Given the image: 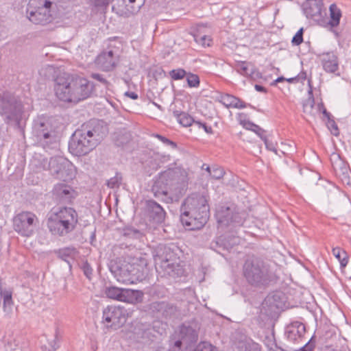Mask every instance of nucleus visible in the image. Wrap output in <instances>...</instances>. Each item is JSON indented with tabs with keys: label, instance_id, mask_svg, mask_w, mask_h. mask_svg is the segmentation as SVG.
I'll return each mask as SVG.
<instances>
[{
	"label": "nucleus",
	"instance_id": "1",
	"mask_svg": "<svg viewBox=\"0 0 351 351\" xmlns=\"http://www.w3.org/2000/svg\"><path fill=\"white\" fill-rule=\"evenodd\" d=\"M54 89L60 100L77 103L90 95L93 90V84L86 78L64 73L56 79Z\"/></svg>",
	"mask_w": 351,
	"mask_h": 351
},
{
	"label": "nucleus",
	"instance_id": "2",
	"mask_svg": "<svg viewBox=\"0 0 351 351\" xmlns=\"http://www.w3.org/2000/svg\"><path fill=\"white\" fill-rule=\"evenodd\" d=\"M180 221L191 230H199L207 223L210 208L206 196L194 193L186 197L180 206Z\"/></svg>",
	"mask_w": 351,
	"mask_h": 351
},
{
	"label": "nucleus",
	"instance_id": "3",
	"mask_svg": "<svg viewBox=\"0 0 351 351\" xmlns=\"http://www.w3.org/2000/svg\"><path fill=\"white\" fill-rule=\"evenodd\" d=\"M187 182V173L184 169H169L160 173L152 186V192L156 198L171 203L173 200V195L180 193Z\"/></svg>",
	"mask_w": 351,
	"mask_h": 351
},
{
	"label": "nucleus",
	"instance_id": "4",
	"mask_svg": "<svg viewBox=\"0 0 351 351\" xmlns=\"http://www.w3.org/2000/svg\"><path fill=\"white\" fill-rule=\"evenodd\" d=\"M247 282L252 287L265 288L277 280L276 275L263 260L256 257L247 258L243 267Z\"/></svg>",
	"mask_w": 351,
	"mask_h": 351
},
{
	"label": "nucleus",
	"instance_id": "5",
	"mask_svg": "<svg viewBox=\"0 0 351 351\" xmlns=\"http://www.w3.org/2000/svg\"><path fill=\"white\" fill-rule=\"evenodd\" d=\"M78 223V215L71 207L59 208L49 213L47 226L49 232L56 237H65L72 232Z\"/></svg>",
	"mask_w": 351,
	"mask_h": 351
},
{
	"label": "nucleus",
	"instance_id": "6",
	"mask_svg": "<svg viewBox=\"0 0 351 351\" xmlns=\"http://www.w3.org/2000/svg\"><path fill=\"white\" fill-rule=\"evenodd\" d=\"M173 248L169 245H164L158 252L156 258V271L162 276L176 278L182 276L184 269L178 263L179 257Z\"/></svg>",
	"mask_w": 351,
	"mask_h": 351
},
{
	"label": "nucleus",
	"instance_id": "7",
	"mask_svg": "<svg viewBox=\"0 0 351 351\" xmlns=\"http://www.w3.org/2000/svg\"><path fill=\"white\" fill-rule=\"evenodd\" d=\"M23 113V104L14 95L4 93L0 97V115L5 123L19 125Z\"/></svg>",
	"mask_w": 351,
	"mask_h": 351
},
{
	"label": "nucleus",
	"instance_id": "8",
	"mask_svg": "<svg viewBox=\"0 0 351 351\" xmlns=\"http://www.w3.org/2000/svg\"><path fill=\"white\" fill-rule=\"evenodd\" d=\"M59 119L54 117L42 119L34 123V133L38 143L44 148L49 147L57 141V130L60 127Z\"/></svg>",
	"mask_w": 351,
	"mask_h": 351
},
{
	"label": "nucleus",
	"instance_id": "9",
	"mask_svg": "<svg viewBox=\"0 0 351 351\" xmlns=\"http://www.w3.org/2000/svg\"><path fill=\"white\" fill-rule=\"evenodd\" d=\"M141 268L139 265L127 262L120 265L111 264L110 266V270L117 280L126 285L136 284L143 280L144 274Z\"/></svg>",
	"mask_w": 351,
	"mask_h": 351
},
{
	"label": "nucleus",
	"instance_id": "10",
	"mask_svg": "<svg viewBox=\"0 0 351 351\" xmlns=\"http://www.w3.org/2000/svg\"><path fill=\"white\" fill-rule=\"evenodd\" d=\"M52 2L48 0H30L27 8L29 20L36 25H46L52 21L50 8Z\"/></svg>",
	"mask_w": 351,
	"mask_h": 351
},
{
	"label": "nucleus",
	"instance_id": "11",
	"mask_svg": "<svg viewBox=\"0 0 351 351\" xmlns=\"http://www.w3.org/2000/svg\"><path fill=\"white\" fill-rule=\"evenodd\" d=\"M89 132L82 127L75 131L69 143V149L71 154L77 156H84L97 146L96 141L89 136Z\"/></svg>",
	"mask_w": 351,
	"mask_h": 351
},
{
	"label": "nucleus",
	"instance_id": "12",
	"mask_svg": "<svg viewBox=\"0 0 351 351\" xmlns=\"http://www.w3.org/2000/svg\"><path fill=\"white\" fill-rule=\"evenodd\" d=\"M244 213L235 211L233 206L219 205L216 209L215 217L219 228L223 229L230 226L234 228L241 226L245 221Z\"/></svg>",
	"mask_w": 351,
	"mask_h": 351
},
{
	"label": "nucleus",
	"instance_id": "13",
	"mask_svg": "<svg viewBox=\"0 0 351 351\" xmlns=\"http://www.w3.org/2000/svg\"><path fill=\"white\" fill-rule=\"evenodd\" d=\"M38 224L36 215L29 211H23L13 218L14 230L21 236L30 237L34 233Z\"/></svg>",
	"mask_w": 351,
	"mask_h": 351
},
{
	"label": "nucleus",
	"instance_id": "14",
	"mask_svg": "<svg viewBox=\"0 0 351 351\" xmlns=\"http://www.w3.org/2000/svg\"><path fill=\"white\" fill-rule=\"evenodd\" d=\"M49 170L51 176L64 182L71 180L75 176L73 164L61 156L51 158L49 162Z\"/></svg>",
	"mask_w": 351,
	"mask_h": 351
},
{
	"label": "nucleus",
	"instance_id": "15",
	"mask_svg": "<svg viewBox=\"0 0 351 351\" xmlns=\"http://www.w3.org/2000/svg\"><path fill=\"white\" fill-rule=\"evenodd\" d=\"M197 331L191 324L188 322L183 323L179 328L178 339L176 337H171L170 350L171 351H180L182 346L184 345L188 348L191 344L197 341Z\"/></svg>",
	"mask_w": 351,
	"mask_h": 351
},
{
	"label": "nucleus",
	"instance_id": "16",
	"mask_svg": "<svg viewBox=\"0 0 351 351\" xmlns=\"http://www.w3.org/2000/svg\"><path fill=\"white\" fill-rule=\"evenodd\" d=\"M105 294L108 298L128 304L140 302L143 296V293L141 291L119 288L115 286L106 287Z\"/></svg>",
	"mask_w": 351,
	"mask_h": 351
},
{
	"label": "nucleus",
	"instance_id": "17",
	"mask_svg": "<svg viewBox=\"0 0 351 351\" xmlns=\"http://www.w3.org/2000/svg\"><path fill=\"white\" fill-rule=\"evenodd\" d=\"M127 320L126 310L120 306H108L103 311V322L107 328L118 329Z\"/></svg>",
	"mask_w": 351,
	"mask_h": 351
},
{
	"label": "nucleus",
	"instance_id": "18",
	"mask_svg": "<svg viewBox=\"0 0 351 351\" xmlns=\"http://www.w3.org/2000/svg\"><path fill=\"white\" fill-rule=\"evenodd\" d=\"M323 3L321 0H308L303 5L304 14L319 25L325 23V11L322 10Z\"/></svg>",
	"mask_w": 351,
	"mask_h": 351
},
{
	"label": "nucleus",
	"instance_id": "19",
	"mask_svg": "<svg viewBox=\"0 0 351 351\" xmlns=\"http://www.w3.org/2000/svg\"><path fill=\"white\" fill-rule=\"evenodd\" d=\"M119 62L117 51L109 49L102 51L95 60L97 66L104 71H112Z\"/></svg>",
	"mask_w": 351,
	"mask_h": 351
},
{
	"label": "nucleus",
	"instance_id": "20",
	"mask_svg": "<svg viewBox=\"0 0 351 351\" xmlns=\"http://www.w3.org/2000/svg\"><path fill=\"white\" fill-rule=\"evenodd\" d=\"M146 211L149 219L156 223H161L165 221L166 213L163 208L154 200H147Z\"/></svg>",
	"mask_w": 351,
	"mask_h": 351
},
{
	"label": "nucleus",
	"instance_id": "21",
	"mask_svg": "<svg viewBox=\"0 0 351 351\" xmlns=\"http://www.w3.org/2000/svg\"><path fill=\"white\" fill-rule=\"evenodd\" d=\"M306 332L304 324L300 322H293L286 327L285 336L292 343H299Z\"/></svg>",
	"mask_w": 351,
	"mask_h": 351
},
{
	"label": "nucleus",
	"instance_id": "22",
	"mask_svg": "<svg viewBox=\"0 0 351 351\" xmlns=\"http://www.w3.org/2000/svg\"><path fill=\"white\" fill-rule=\"evenodd\" d=\"M82 128L90 131L89 136L96 141V145L106 136L108 133V128L103 122H93L82 125Z\"/></svg>",
	"mask_w": 351,
	"mask_h": 351
},
{
	"label": "nucleus",
	"instance_id": "23",
	"mask_svg": "<svg viewBox=\"0 0 351 351\" xmlns=\"http://www.w3.org/2000/svg\"><path fill=\"white\" fill-rule=\"evenodd\" d=\"M146 0H118L119 11L126 16L137 14L145 5Z\"/></svg>",
	"mask_w": 351,
	"mask_h": 351
},
{
	"label": "nucleus",
	"instance_id": "24",
	"mask_svg": "<svg viewBox=\"0 0 351 351\" xmlns=\"http://www.w3.org/2000/svg\"><path fill=\"white\" fill-rule=\"evenodd\" d=\"M54 196L64 202H69L75 198V191L69 185L65 183H58L53 189Z\"/></svg>",
	"mask_w": 351,
	"mask_h": 351
},
{
	"label": "nucleus",
	"instance_id": "25",
	"mask_svg": "<svg viewBox=\"0 0 351 351\" xmlns=\"http://www.w3.org/2000/svg\"><path fill=\"white\" fill-rule=\"evenodd\" d=\"M150 309L165 318L171 317L177 312V307L165 301L153 302L150 304Z\"/></svg>",
	"mask_w": 351,
	"mask_h": 351
},
{
	"label": "nucleus",
	"instance_id": "26",
	"mask_svg": "<svg viewBox=\"0 0 351 351\" xmlns=\"http://www.w3.org/2000/svg\"><path fill=\"white\" fill-rule=\"evenodd\" d=\"M239 243V238L233 234H223L216 238L211 243L213 247L229 250Z\"/></svg>",
	"mask_w": 351,
	"mask_h": 351
},
{
	"label": "nucleus",
	"instance_id": "27",
	"mask_svg": "<svg viewBox=\"0 0 351 351\" xmlns=\"http://www.w3.org/2000/svg\"><path fill=\"white\" fill-rule=\"evenodd\" d=\"M322 62L323 69L328 73H333L339 69L338 58L333 52L324 54Z\"/></svg>",
	"mask_w": 351,
	"mask_h": 351
},
{
	"label": "nucleus",
	"instance_id": "28",
	"mask_svg": "<svg viewBox=\"0 0 351 351\" xmlns=\"http://www.w3.org/2000/svg\"><path fill=\"white\" fill-rule=\"evenodd\" d=\"M154 328L149 325L141 324L135 328L134 333L138 339H141L143 342L153 341Z\"/></svg>",
	"mask_w": 351,
	"mask_h": 351
},
{
	"label": "nucleus",
	"instance_id": "29",
	"mask_svg": "<svg viewBox=\"0 0 351 351\" xmlns=\"http://www.w3.org/2000/svg\"><path fill=\"white\" fill-rule=\"evenodd\" d=\"M219 101L227 108H234L241 109L246 107V104L244 101L228 94L221 95Z\"/></svg>",
	"mask_w": 351,
	"mask_h": 351
},
{
	"label": "nucleus",
	"instance_id": "30",
	"mask_svg": "<svg viewBox=\"0 0 351 351\" xmlns=\"http://www.w3.org/2000/svg\"><path fill=\"white\" fill-rule=\"evenodd\" d=\"M281 293H275L268 295L263 302V308L269 307L271 311L283 307V303L280 300Z\"/></svg>",
	"mask_w": 351,
	"mask_h": 351
},
{
	"label": "nucleus",
	"instance_id": "31",
	"mask_svg": "<svg viewBox=\"0 0 351 351\" xmlns=\"http://www.w3.org/2000/svg\"><path fill=\"white\" fill-rule=\"evenodd\" d=\"M330 19L328 25L331 27H336L339 25L340 19L342 16L341 9L335 4L332 3L329 7Z\"/></svg>",
	"mask_w": 351,
	"mask_h": 351
},
{
	"label": "nucleus",
	"instance_id": "32",
	"mask_svg": "<svg viewBox=\"0 0 351 351\" xmlns=\"http://www.w3.org/2000/svg\"><path fill=\"white\" fill-rule=\"evenodd\" d=\"M147 226L145 228H135L132 226H127L122 230V235L130 239H141L145 235Z\"/></svg>",
	"mask_w": 351,
	"mask_h": 351
},
{
	"label": "nucleus",
	"instance_id": "33",
	"mask_svg": "<svg viewBox=\"0 0 351 351\" xmlns=\"http://www.w3.org/2000/svg\"><path fill=\"white\" fill-rule=\"evenodd\" d=\"M205 27L204 25H199L193 37L195 42L203 47H209L212 44L210 36L203 34L202 29Z\"/></svg>",
	"mask_w": 351,
	"mask_h": 351
},
{
	"label": "nucleus",
	"instance_id": "34",
	"mask_svg": "<svg viewBox=\"0 0 351 351\" xmlns=\"http://www.w3.org/2000/svg\"><path fill=\"white\" fill-rule=\"evenodd\" d=\"M330 159L335 171L340 170L343 173L348 171L347 164L341 158L339 154L332 153Z\"/></svg>",
	"mask_w": 351,
	"mask_h": 351
},
{
	"label": "nucleus",
	"instance_id": "35",
	"mask_svg": "<svg viewBox=\"0 0 351 351\" xmlns=\"http://www.w3.org/2000/svg\"><path fill=\"white\" fill-rule=\"evenodd\" d=\"M173 117L184 127H189L195 121L192 117L185 112H180L174 110L173 112Z\"/></svg>",
	"mask_w": 351,
	"mask_h": 351
},
{
	"label": "nucleus",
	"instance_id": "36",
	"mask_svg": "<svg viewBox=\"0 0 351 351\" xmlns=\"http://www.w3.org/2000/svg\"><path fill=\"white\" fill-rule=\"evenodd\" d=\"M333 256L339 261L341 268H345L348 263V255L347 252L341 247H336L332 250Z\"/></svg>",
	"mask_w": 351,
	"mask_h": 351
},
{
	"label": "nucleus",
	"instance_id": "37",
	"mask_svg": "<svg viewBox=\"0 0 351 351\" xmlns=\"http://www.w3.org/2000/svg\"><path fill=\"white\" fill-rule=\"evenodd\" d=\"M55 253L57 254L59 258L66 262L71 267L70 261L73 259V256L74 254L73 248L65 247L62 249H59L58 250H56Z\"/></svg>",
	"mask_w": 351,
	"mask_h": 351
},
{
	"label": "nucleus",
	"instance_id": "38",
	"mask_svg": "<svg viewBox=\"0 0 351 351\" xmlns=\"http://www.w3.org/2000/svg\"><path fill=\"white\" fill-rule=\"evenodd\" d=\"M308 97L303 102V110L305 113L311 114L315 105V100L313 94L312 87L308 91Z\"/></svg>",
	"mask_w": 351,
	"mask_h": 351
},
{
	"label": "nucleus",
	"instance_id": "39",
	"mask_svg": "<svg viewBox=\"0 0 351 351\" xmlns=\"http://www.w3.org/2000/svg\"><path fill=\"white\" fill-rule=\"evenodd\" d=\"M2 299L3 300V308L5 311L11 310L13 305L12 292L10 291L2 290Z\"/></svg>",
	"mask_w": 351,
	"mask_h": 351
},
{
	"label": "nucleus",
	"instance_id": "40",
	"mask_svg": "<svg viewBox=\"0 0 351 351\" xmlns=\"http://www.w3.org/2000/svg\"><path fill=\"white\" fill-rule=\"evenodd\" d=\"M245 127L247 130H250L255 132L260 138L263 140L266 136L265 135V131L258 125L254 124L252 122L247 121L245 123Z\"/></svg>",
	"mask_w": 351,
	"mask_h": 351
},
{
	"label": "nucleus",
	"instance_id": "41",
	"mask_svg": "<svg viewBox=\"0 0 351 351\" xmlns=\"http://www.w3.org/2000/svg\"><path fill=\"white\" fill-rule=\"evenodd\" d=\"M252 66H253V65L250 63L242 62L237 65L236 69L241 75L248 77L252 69Z\"/></svg>",
	"mask_w": 351,
	"mask_h": 351
},
{
	"label": "nucleus",
	"instance_id": "42",
	"mask_svg": "<svg viewBox=\"0 0 351 351\" xmlns=\"http://www.w3.org/2000/svg\"><path fill=\"white\" fill-rule=\"evenodd\" d=\"M122 182V176L117 172L116 175L107 181V186L111 189H117L120 186Z\"/></svg>",
	"mask_w": 351,
	"mask_h": 351
},
{
	"label": "nucleus",
	"instance_id": "43",
	"mask_svg": "<svg viewBox=\"0 0 351 351\" xmlns=\"http://www.w3.org/2000/svg\"><path fill=\"white\" fill-rule=\"evenodd\" d=\"M187 84L191 88H197L199 86L200 81L197 75L187 73L186 75Z\"/></svg>",
	"mask_w": 351,
	"mask_h": 351
},
{
	"label": "nucleus",
	"instance_id": "44",
	"mask_svg": "<svg viewBox=\"0 0 351 351\" xmlns=\"http://www.w3.org/2000/svg\"><path fill=\"white\" fill-rule=\"evenodd\" d=\"M186 73L187 72L184 69L179 68L170 71L169 75L173 80H180L186 77Z\"/></svg>",
	"mask_w": 351,
	"mask_h": 351
},
{
	"label": "nucleus",
	"instance_id": "45",
	"mask_svg": "<svg viewBox=\"0 0 351 351\" xmlns=\"http://www.w3.org/2000/svg\"><path fill=\"white\" fill-rule=\"evenodd\" d=\"M326 125L332 135L335 136H339V130L334 119L329 118L326 123Z\"/></svg>",
	"mask_w": 351,
	"mask_h": 351
},
{
	"label": "nucleus",
	"instance_id": "46",
	"mask_svg": "<svg viewBox=\"0 0 351 351\" xmlns=\"http://www.w3.org/2000/svg\"><path fill=\"white\" fill-rule=\"evenodd\" d=\"M215 347L210 343L203 341L199 343L193 351H214Z\"/></svg>",
	"mask_w": 351,
	"mask_h": 351
},
{
	"label": "nucleus",
	"instance_id": "47",
	"mask_svg": "<svg viewBox=\"0 0 351 351\" xmlns=\"http://www.w3.org/2000/svg\"><path fill=\"white\" fill-rule=\"evenodd\" d=\"M225 172L223 169L220 167H213L212 171L210 172V176L216 180H219L223 178Z\"/></svg>",
	"mask_w": 351,
	"mask_h": 351
},
{
	"label": "nucleus",
	"instance_id": "48",
	"mask_svg": "<svg viewBox=\"0 0 351 351\" xmlns=\"http://www.w3.org/2000/svg\"><path fill=\"white\" fill-rule=\"evenodd\" d=\"M81 269L83 271V273L85 275V276L88 279V280H91L92 278V276H93V268L90 267V264L86 261V262H84L82 265H81Z\"/></svg>",
	"mask_w": 351,
	"mask_h": 351
},
{
	"label": "nucleus",
	"instance_id": "49",
	"mask_svg": "<svg viewBox=\"0 0 351 351\" xmlns=\"http://www.w3.org/2000/svg\"><path fill=\"white\" fill-rule=\"evenodd\" d=\"M304 29L300 28L292 38L293 45L298 46L303 42Z\"/></svg>",
	"mask_w": 351,
	"mask_h": 351
},
{
	"label": "nucleus",
	"instance_id": "50",
	"mask_svg": "<svg viewBox=\"0 0 351 351\" xmlns=\"http://www.w3.org/2000/svg\"><path fill=\"white\" fill-rule=\"evenodd\" d=\"M153 136L158 139H159L160 141H162L164 144L167 145H171L173 148H176L177 145L175 142L171 141L170 139L166 138L165 136H163L159 134H154Z\"/></svg>",
	"mask_w": 351,
	"mask_h": 351
},
{
	"label": "nucleus",
	"instance_id": "51",
	"mask_svg": "<svg viewBox=\"0 0 351 351\" xmlns=\"http://www.w3.org/2000/svg\"><path fill=\"white\" fill-rule=\"evenodd\" d=\"M58 338L56 332L55 335V339L49 343L51 348L48 349L47 346H43L42 347V351H56L59 347V346L58 345Z\"/></svg>",
	"mask_w": 351,
	"mask_h": 351
},
{
	"label": "nucleus",
	"instance_id": "52",
	"mask_svg": "<svg viewBox=\"0 0 351 351\" xmlns=\"http://www.w3.org/2000/svg\"><path fill=\"white\" fill-rule=\"evenodd\" d=\"M194 124L197 125L199 128H202L204 130L209 134L213 133V130L211 126L208 125L206 123L201 122L199 121H195Z\"/></svg>",
	"mask_w": 351,
	"mask_h": 351
},
{
	"label": "nucleus",
	"instance_id": "53",
	"mask_svg": "<svg viewBox=\"0 0 351 351\" xmlns=\"http://www.w3.org/2000/svg\"><path fill=\"white\" fill-rule=\"evenodd\" d=\"M251 79L252 80H258L260 78H262V73H260L255 67L254 66H252V69L250 72V74L248 75Z\"/></svg>",
	"mask_w": 351,
	"mask_h": 351
},
{
	"label": "nucleus",
	"instance_id": "54",
	"mask_svg": "<svg viewBox=\"0 0 351 351\" xmlns=\"http://www.w3.org/2000/svg\"><path fill=\"white\" fill-rule=\"evenodd\" d=\"M312 339L313 337L304 346L295 351H312L315 348V343Z\"/></svg>",
	"mask_w": 351,
	"mask_h": 351
},
{
	"label": "nucleus",
	"instance_id": "55",
	"mask_svg": "<svg viewBox=\"0 0 351 351\" xmlns=\"http://www.w3.org/2000/svg\"><path fill=\"white\" fill-rule=\"evenodd\" d=\"M91 77L92 78L99 81V82H101V84H103L104 85H106L107 86L108 84V82L107 81L106 79H105L102 75L101 74H99V73H93L91 75Z\"/></svg>",
	"mask_w": 351,
	"mask_h": 351
},
{
	"label": "nucleus",
	"instance_id": "56",
	"mask_svg": "<svg viewBox=\"0 0 351 351\" xmlns=\"http://www.w3.org/2000/svg\"><path fill=\"white\" fill-rule=\"evenodd\" d=\"M267 149L274 152L276 154L279 155L278 150L275 148L274 145L269 142L267 136L263 140Z\"/></svg>",
	"mask_w": 351,
	"mask_h": 351
},
{
	"label": "nucleus",
	"instance_id": "57",
	"mask_svg": "<svg viewBox=\"0 0 351 351\" xmlns=\"http://www.w3.org/2000/svg\"><path fill=\"white\" fill-rule=\"evenodd\" d=\"M113 0H93L95 6L103 7L108 6Z\"/></svg>",
	"mask_w": 351,
	"mask_h": 351
},
{
	"label": "nucleus",
	"instance_id": "58",
	"mask_svg": "<svg viewBox=\"0 0 351 351\" xmlns=\"http://www.w3.org/2000/svg\"><path fill=\"white\" fill-rule=\"evenodd\" d=\"M123 138V141H119V139L118 138L117 141H116V144L118 146H121V145H123V144L126 143L128 142L129 141V137L128 136H121V138Z\"/></svg>",
	"mask_w": 351,
	"mask_h": 351
},
{
	"label": "nucleus",
	"instance_id": "59",
	"mask_svg": "<svg viewBox=\"0 0 351 351\" xmlns=\"http://www.w3.org/2000/svg\"><path fill=\"white\" fill-rule=\"evenodd\" d=\"M125 95L134 99V100L137 99L138 97V95L136 93L130 92V91L125 92Z\"/></svg>",
	"mask_w": 351,
	"mask_h": 351
},
{
	"label": "nucleus",
	"instance_id": "60",
	"mask_svg": "<svg viewBox=\"0 0 351 351\" xmlns=\"http://www.w3.org/2000/svg\"><path fill=\"white\" fill-rule=\"evenodd\" d=\"M296 77H297V79H298V82L300 80L303 81V80H305L306 79V72L302 71Z\"/></svg>",
	"mask_w": 351,
	"mask_h": 351
},
{
	"label": "nucleus",
	"instance_id": "61",
	"mask_svg": "<svg viewBox=\"0 0 351 351\" xmlns=\"http://www.w3.org/2000/svg\"><path fill=\"white\" fill-rule=\"evenodd\" d=\"M254 88L258 92H261V93H266L267 92L266 88L264 86H261V85L256 84L254 86Z\"/></svg>",
	"mask_w": 351,
	"mask_h": 351
},
{
	"label": "nucleus",
	"instance_id": "62",
	"mask_svg": "<svg viewBox=\"0 0 351 351\" xmlns=\"http://www.w3.org/2000/svg\"><path fill=\"white\" fill-rule=\"evenodd\" d=\"M284 81H286V78L281 76V77H278L274 82L272 84H275L276 83H278V82H284Z\"/></svg>",
	"mask_w": 351,
	"mask_h": 351
},
{
	"label": "nucleus",
	"instance_id": "63",
	"mask_svg": "<svg viewBox=\"0 0 351 351\" xmlns=\"http://www.w3.org/2000/svg\"><path fill=\"white\" fill-rule=\"evenodd\" d=\"M286 81H287L288 82H290V83H293V82H298V80L297 79V77H291V78H286Z\"/></svg>",
	"mask_w": 351,
	"mask_h": 351
},
{
	"label": "nucleus",
	"instance_id": "64",
	"mask_svg": "<svg viewBox=\"0 0 351 351\" xmlns=\"http://www.w3.org/2000/svg\"><path fill=\"white\" fill-rule=\"evenodd\" d=\"M323 114L328 119V120L329 119V118H330V114L328 112H327V110L325 108H324L323 110Z\"/></svg>",
	"mask_w": 351,
	"mask_h": 351
}]
</instances>
